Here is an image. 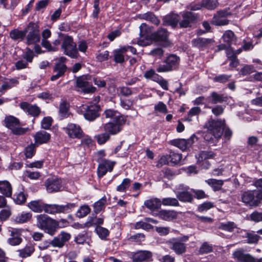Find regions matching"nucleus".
<instances>
[{
	"label": "nucleus",
	"mask_w": 262,
	"mask_h": 262,
	"mask_svg": "<svg viewBox=\"0 0 262 262\" xmlns=\"http://www.w3.org/2000/svg\"><path fill=\"white\" fill-rule=\"evenodd\" d=\"M36 221L37 226L51 236L55 234L58 227H64L68 224V222L65 220L57 222L45 214L37 215Z\"/></svg>",
	"instance_id": "1"
},
{
	"label": "nucleus",
	"mask_w": 262,
	"mask_h": 262,
	"mask_svg": "<svg viewBox=\"0 0 262 262\" xmlns=\"http://www.w3.org/2000/svg\"><path fill=\"white\" fill-rule=\"evenodd\" d=\"M207 130L204 134V139L210 143L220 139L223 134V124L221 121L210 120L206 124Z\"/></svg>",
	"instance_id": "2"
},
{
	"label": "nucleus",
	"mask_w": 262,
	"mask_h": 262,
	"mask_svg": "<svg viewBox=\"0 0 262 262\" xmlns=\"http://www.w3.org/2000/svg\"><path fill=\"white\" fill-rule=\"evenodd\" d=\"M60 36L61 49L63 53L71 58H77L78 57V52L76 43L74 41L73 37L66 34Z\"/></svg>",
	"instance_id": "3"
},
{
	"label": "nucleus",
	"mask_w": 262,
	"mask_h": 262,
	"mask_svg": "<svg viewBox=\"0 0 262 262\" xmlns=\"http://www.w3.org/2000/svg\"><path fill=\"white\" fill-rule=\"evenodd\" d=\"M242 200L243 203L250 206H257L262 202V190L245 191L242 194Z\"/></svg>",
	"instance_id": "4"
},
{
	"label": "nucleus",
	"mask_w": 262,
	"mask_h": 262,
	"mask_svg": "<svg viewBox=\"0 0 262 262\" xmlns=\"http://www.w3.org/2000/svg\"><path fill=\"white\" fill-rule=\"evenodd\" d=\"M74 203H68L66 205L48 204L44 205L43 211L49 214L68 213L75 207Z\"/></svg>",
	"instance_id": "5"
},
{
	"label": "nucleus",
	"mask_w": 262,
	"mask_h": 262,
	"mask_svg": "<svg viewBox=\"0 0 262 262\" xmlns=\"http://www.w3.org/2000/svg\"><path fill=\"white\" fill-rule=\"evenodd\" d=\"M5 123L6 126L14 135H21L27 131V129L20 126L19 120L14 116H10L6 117Z\"/></svg>",
	"instance_id": "6"
},
{
	"label": "nucleus",
	"mask_w": 262,
	"mask_h": 262,
	"mask_svg": "<svg viewBox=\"0 0 262 262\" xmlns=\"http://www.w3.org/2000/svg\"><path fill=\"white\" fill-rule=\"evenodd\" d=\"M152 28L146 24L143 23L140 26V37L138 44L141 46H146L150 45L152 41Z\"/></svg>",
	"instance_id": "7"
},
{
	"label": "nucleus",
	"mask_w": 262,
	"mask_h": 262,
	"mask_svg": "<svg viewBox=\"0 0 262 262\" xmlns=\"http://www.w3.org/2000/svg\"><path fill=\"white\" fill-rule=\"evenodd\" d=\"M126 119H119L118 121H112L104 125V129L110 135H115L120 133L125 124Z\"/></svg>",
	"instance_id": "8"
},
{
	"label": "nucleus",
	"mask_w": 262,
	"mask_h": 262,
	"mask_svg": "<svg viewBox=\"0 0 262 262\" xmlns=\"http://www.w3.org/2000/svg\"><path fill=\"white\" fill-rule=\"evenodd\" d=\"M26 32H28L27 40L29 45L35 43L40 40L38 27L35 23H30L26 31Z\"/></svg>",
	"instance_id": "9"
},
{
	"label": "nucleus",
	"mask_w": 262,
	"mask_h": 262,
	"mask_svg": "<svg viewBox=\"0 0 262 262\" xmlns=\"http://www.w3.org/2000/svg\"><path fill=\"white\" fill-rule=\"evenodd\" d=\"M67 58L64 57H61L57 59L53 70L55 74L51 77V81H55L62 76L67 70V67L65 62Z\"/></svg>",
	"instance_id": "10"
},
{
	"label": "nucleus",
	"mask_w": 262,
	"mask_h": 262,
	"mask_svg": "<svg viewBox=\"0 0 262 262\" xmlns=\"http://www.w3.org/2000/svg\"><path fill=\"white\" fill-rule=\"evenodd\" d=\"M62 130L69 137L72 139H80L83 134L81 127L79 125L73 123H68L66 126L62 128Z\"/></svg>",
	"instance_id": "11"
},
{
	"label": "nucleus",
	"mask_w": 262,
	"mask_h": 262,
	"mask_svg": "<svg viewBox=\"0 0 262 262\" xmlns=\"http://www.w3.org/2000/svg\"><path fill=\"white\" fill-rule=\"evenodd\" d=\"M198 140L197 137L193 135L187 140L184 139H176L170 141V144L179 148L182 151H185L191 147L192 144Z\"/></svg>",
	"instance_id": "12"
},
{
	"label": "nucleus",
	"mask_w": 262,
	"mask_h": 262,
	"mask_svg": "<svg viewBox=\"0 0 262 262\" xmlns=\"http://www.w3.org/2000/svg\"><path fill=\"white\" fill-rule=\"evenodd\" d=\"M98 110L99 107L97 105H83L81 108L84 117L89 121H93L98 116Z\"/></svg>",
	"instance_id": "13"
},
{
	"label": "nucleus",
	"mask_w": 262,
	"mask_h": 262,
	"mask_svg": "<svg viewBox=\"0 0 262 262\" xmlns=\"http://www.w3.org/2000/svg\"><path fill=\"white\" fill-rule=\"evenodd\" d=\"M45 185L48 192H57L62 189V180L58 178L48 179L45 182Z\"/></svg>",
	"instance_id": "14"
},
{
	"label": "nucleus",
	"mask_w": 262,
	"mask_h": 262,
	"mask_svg": "<svg viewBox=\"0 0 262 262\" xmlns=\"http://www.w3.org/2000/svg\"><path fill=\"white\" fill-rule=\"evenodd\" d=\"M214 157L212 152L201 151L198 156H196L198 163L202 168L208 169L210 166V164L207 159Z\"/></svg>",
	"instance_id": "15"
},
{
	"label": "nucleus",
	"mask_w": 262,
	"mask_h": 262,
	"mask_svg": "<svg viewBox=\"0 0 262 262\" xmlns=\"http://www.w3.org/2000/svg\"><path fill=\"white\" fill-rule=\"evenodd\" d=\"M115 162L107 160L102 161L99 165L97 169L98 176L102 178L107 171H112Z\"/></svg>",
	"instance_id": "16"
},
{
	"label": "nucleus",
	"mask_w": 262,
	"mask_h": 262,
	"mask_svg": "<svg viewBox=\"0 0 262 262\" xmlns=\"http://www.w3.org/2000/svg\"><path fill=\"white\" fill-rule=\"evenodd\" d=\"M77 85L84 93H94L96 89L89 83L85 77H79L77 79Z\"/></svg>",
	"instance_id": "17"
},
{
	"label": "nucleus",
	"mask_w": 262,
	"mask_h": 262,
	"mask_svg": "<svg viewBox=\"0 0 262 262\" xmlns=\"http://www.w3.org/2000/svg\"><path fill=\"white\" fill-rule=\"evenodd\" d=\"M20 108L28 115L33 117L38 116L40 113V110L36 105L31 104L26 102H23L20 103Z\"/></svg>",
	"instance_id": "18"
},
{
	"label": "nucleus",
	"mask_w": 262,
	"mask_h": 262,
	"mask_svg": "<svg viewBox=\"0 0 262 262\" xmlns=\"http://www.w3.org/2000/svg\"><path fill=\"white\" fill-rule=\"evenodd\" d=\"M170 248L177 254H182L185 252L186 246L185 244L180 242L178 238H173L169 242Z\"/></svg>",
	"instance_id": "19"
},
{
	"label": "nucleus",
	"mask_w": 262,
	"mask_h": 262,
	"mask_svg": "<svg viewBox=\"0 0 262 262\" xmlns=\"http://www.w3.org/2000/svg\"><path fill=\"white\" fill-rule=\"evenodd\" d=\"M183 19L180 21L179 25L181 28H187L190 26V24L195 18L193 13L191 12L186 11L182 13Z\"/></svg>",
	"instance_id": "20"
},
{
	"label": "nucleus",
	"mask_w": 262,
	"mask_h": 262,
	"mask_svg": "<svg viewBox=\"0 0 262 262\" xmlns=\"http://www.w3.org/2000/svg\"><path fill=\"white\" fill-rule=\"evenodd\" d=\"M70 104L65 100H62L59 106L58 116L60 119H64L70 117Z\"/></svg>",
	"instance_id": "21"
},
{
	"label": "nucleus",
	"mask_w": 262,
	"mask_h": 262,
	"mask_svg": "<svg viewBox=\"0 0 262 262\" xmlns=\"http://www.w3.org/2000/svg\"><path fill=\"white\" fill-rule=\"evenodd\" d=\"M21 233V229H14L11 232V237L8 239V243L11 246H17L19 245L22 239L20 237Z\"/></svg>",
	"instance_id": "22"
},
{
	"label": "nucleus",
	"mask_w": 262,
	"mask_h": 262,
	"mask_svg": "<svg viewBox=\"0 0 262 262\" xmlns=\"http://www.w3.org/2000/svg\"><path fill=\"white\" fill-rule=\"evenodd\" d=\"M213 40L212 39L198 37L192 40L193 46L201 49L208 47Z\"/></svg>",
	"instance_id": "23"
},
{
	"label": "nucleus",
	"mask_w": 262,
	"mask_h": 262,
	"mask_svg": "<svg viewBox=\"0 0 262 262\" xmlns=\"http://www.w3.org/2000/svg\"><path fill=\"white\" fill-rule=\"evenodd\" d=\"M158 216L166 221H171L178 216V212L174 210H161L158 213Z\"/></svg>",
	"instance_id": "24"
},
{
	"label": "nucleus",
	"mask_w": 262,
	"mask_h": 262,
	"mask_svg": "<svg viewBox=\"0 0 262 262\" xmlns=\"http://www.w3.org/2000/svg\"><path fill=\"white\" fill-rule=\"evenodd\" d=\"M35 143L41 144L47 143L50 139V134L46 131L40 130L37 132L34 136Z\"/></svg>",
	"instance_id": "25"
},
{
	"label": "nucleus",
	"mask_w": 262,
	"mask_h": 262,
	"mask_svg": "<svg viewBox=\"0 0 262 262\" xmlns=\"http://www.w3.org/2000/svg\"><path fill=\"white\" fill-rule=\"evenodd\" d=\"M233 255L237 262H252L253 257L249 254L244 253L242 250L235 251Z\"/></svg>",
	"instance_id": "26"
},
{
	"label": "nucleus",
	"mask_w": 262,
	"mask_h": 262,
	"mask_svg": "<svg viewBox=\"0 0 262 262\" xmlns=\"http://www.w3.org/2000/svg\"><path fill=\"white\" fill-rule=\"evenodd\" d=\"M168 36V33L167 31L164 29H161L151 34L152 40L159 42L166 41Z\"/></svg>",
	"instance_id": "27"
},
{
	"label": "nucleus",
	"mask_w": 262,
	"mask_h": 262,
	"mask_svg": "<svg viewBox=\"0 0 262 262\" xmlns=\"http://www.w3.org/2000/svg\"><path fill=\"white\" fill-rule=\"evenodd\" d=\"M144 205L151 211H155L161 206V201L157 198H152L144 202Z\"/></svg>",
	"instance_id": "28"
},
{
	"label": "nucleus",
	"mask_w": 262,
	"mask_h": 262,
	"mask_svg": "<svg viewBox=\"0 0 262 262\" xmlns=\"http://www.w3.org/2000/svg\"><path fill=\"white\" fill-rule=\"evenodd\" d=\"M104 115L106 118H110L112 119L113 121H118L119 119H126L125 117L121 115V114L118 111H115L112 109H107L104 112Z\"/></svg>",
	"instance_id": "29"
},
{
	"label": "nucleus",
	"mask_w": 262,
	"mask_h": 262,
	"mask_svg": "<svg viewBox=\"0 0 262 262\" xmlns=\"http://www.w3.org/2000/svg\"><path fill=\"white\" fill-rule=\"evenodd\" d=\"M180 20V17L176 14H170L164 18V23L165 25L175 27Z\"/></svg>",
	"instance_id": "30"
},
{
	"label": "nucleus",
	"mask_w": 262,
	"mask_h": 262,
	"mask_svg": "<svg viewBox=\"0 0 262 262\" xmlns=\"http://www.w3.org/2000/svg\"><path fill=\"white\" fill-rule=\"evenodd\" d=\"M0 192L7 197L12 195L11 184L7 181H0Z\"/></svg>",
	"instance_id": "31"
},
{
	"label": "nucleus",
	"mask_w": 262,
	"mask_h": 262,
	"mask_svg": "<svg viewBox=\"0 0 262 262\" xmlns=\"http://www.w3.org/2000/svg\"><path fill=\"white\" fill-rule=\"evenodd\" d=\"M152 256V254L148 251H139L134 254V260L136 261H141L149 259Z\"/></svg>",
	"instance_id": "32"
},
{
	"label": "nucleus",
	"mask_w": 262,
	"mask_h": 262,
	"mask_svg": "<svg viewBox=\"0 0 262 262\" xmlns=\"http://www.w3.org/2000/svg\"><path fill=\"white\" fill-rule=\"evenodd\" d=\"M45 203L41 201H33L30 202L28 206L33 211L41 212L43 211Z\"/></svg>",
	"instance_id": "33"
},
{
	"label": "nucleus",
	"mask_w": 262,
	"mask_h": 262,
	"mask_svg": "<svg viewBox=\"0 0 262 262\" xmlns=\"http://www.w3.org/2000/svg\"><path fill=\"white\" fill-rule=\"evenodd\" d=\"M211 101L212 103H222L228 100V97L224 94H219L216 92H212L211 94Z\"/></svg>",
	"instance_id": "34"
},
{
	"label": "nucleus",
	"mask_w": 262,
	"mask_h": 262,
	"mask_svg": "<svg viewBox=\"0 0 262 262\" xmlns=\"http://www.w3.org/2000/svg\"><path fill=\"white\" fill-rule=\"evenodd\" d=\"M205 182L210 186L215 191L220 190L224 184L223 181L214 179L206 180Z\"/></svg>",
	"instance_id": "35"
},
{
	"label": "nucleus",
	"mask_w": 262,
	"mask_h": 262,
	"mask_svg": "<svg viewBox=\"0 0 262 262\" xmlns=\"http://www.w3.org/2000/svg\"><path fill=\"white\" fill-rule=\"evenodd\" d=\"M176 195L178 199L183 202H191L193 200L192 195L187 190L178 192Z\"/></svg>",
	"instance_id": "36"
},
{
	"label": "nucleus",
	"mask_w": 262,
	"mask_h": 262,
	"mask_svg": "<svg viewBox=\"0 0 262 262\" xmlns=\"http://www.w3.org/2000/svg\"><path fill=\"white\" fill-rule=\"evenodd\" d=\"M123 50L122 47H121L119 49L114 51V59L116 62L121 63L124 61L125 53Z\"/></svg>",
	"instance_id": "37"
},
{
	"label": "nucleus",
	"mask_w": 262,
	"mask_h": 262,
	"mask_svg": "<svg viewBox=\"0 0 262 262\" xmlns=\"http://www.w3.org/2000/svg\"><path fill=\"white\" fill-rule=\"evenodd\" d=\"M32 217V214L30 212H23L19 213L15 217V221L18 223H24L29 221Z\"/></svg>",
	"instance_id": "38"
},
{
	"label": "nucleus",
	"mask_w": 262,
	"mask_h": 262,
	"mask_svg": "<svg viewBox=\"0 0 262 262\" xmlns=\"http://www.w3.org/2000/svg\"><path fill=\"white\" fill-rule=\"evenodd\" d=\"M130 184L131 180L128 178H125L121 183L117 187L116 190L119 192H126L130 186Z\"/></svg>",
	"instance_id": "39"
},
{
	"label": "nucleus",
	"mask_w": 262,
	"mask_h": 262,
	"mask_svg": "<svg viewBox=\"0 0 262 262\" xmlns=\"http://www.w3.org/2000/svg\"><path fill=\"white\" fill-rule=\"evenodd\" d=\"M140 18L141 19L149 21L156 25H158L160 23V20L151 12H147L143 14L140 15Z\"/></svg>",
	"instance_id": "40"
},
{
	"label": "nucleus",
	"mask_w": 262,
	"mask_h": 262,
	"mask_svg": "<svg viewBox=\"0 0 262 262\" xmlns=\"http://www.w3.org/2000/svg\"><path fill=\"white\" fill-rule=\"evenodd\" d=\"M169 159L170 162L172 165H176L180 164L182 159V155L181 154L176 153L173 151H170L169 152Z\"/></svg>",
	"instance_id": "41"
},
{
	"label": "nucleus",
	"mask_w": 262,
	"mask_h": 262,
	"mask_svg": "<svg viewBox=\"0 0 262 262\" xmlns=\"http://www.w3.org/2000/svg\"><path fill=\"white\" fill-rule=\"evenodd\" d=\"M106 202V197L103 196L94 204V210L95 213H97L101 211L104 207Z\"/></svg>",
	"instance_id": "42"
},
{
	"label": "nucleus",
	"mask_w": 262,
	"mask_h": 262,
	"mask_svg": "<svg viewBox=\"0 0 262 262\" xmlns=\"http://www.w3.org/2000/svg\"><path fill=\"white\" fill-rule=\"evenodd\" d=\"M26 35V31H23L17 29L12 30L10 32V36L13 40L23 39Z\"/></svg>",
	"instance_id": "43"
},
{
	"label": "nucleus",
	"mask_w": 262,
	"mask_h": 262,
	"mask_svg": "<svg viewBox=\"0 0 262 262\" xmlns=\"http://www.w3.org/2000/svg\"><path fill=\"white\" fill-rule=\"evenodd\" d=\"M224 41L230 46L235 40L234 34L231 31H227L223 35Z\"/></svg>",
	"instance_id": "44"
},
{
	"label": "nucleus",
	"mask_w": 262,
	"mask_h": 262,
	"mask_svg": "<svg viewBox=\"0 0 262 262\" xmlns=\"http://www.w3.org/2000/svg\"><path fill=\"white\" fill-rule=\"evenodd\" d=\"M236 227L235 224L232 222H228L226 223H222L220 224L219 228L220 229L227 231L228 232H232L234 229Z\"/></svg>",
	"instance_id": "45"
},
{
	"label": "nucleus",
	"mask_w": 262,
	"mask_h": 262,
	"mask_svg": "<svg viewBox=\"0 0 262 262\" xmlns=\"http://www.w3.org/2000/svg\"><path fill=\"white\" fill-rule=\"evenodd\" d=\"M164 206H178L179 205V202L176 198H166L162 199L161 205Z\"/></svg>",
	"instance_id": "46"
},
{
	"label": "nucleus",
	"mask_w": 262,
	"mask_h": 262,
	"mask_svg": "<svg viewBox=\"0 0 262 262\" xmlns=\"http://www.w3.org/2000/svg\"><path fill=\"white\" fill-rule=\"evenodd\" d=\"M178 61L179 58L177 56L174 55H171L167 58L165 61L168 66L170 67V70H171L176 66L178 63Z\"/></svg>",
	"instance_id": "47"
},
{
	"label": "nucleus",
	"mask_w": 262,
	"mask_h": 262,
	"mask_svg": "<svg viewBox=\"0 0 262 262\" xmlns=\"http://www.w3.org/2000/svg\"><path fill=\"white\" fill-rule=\"evenodd\" d=\"M154 111L157 113L164 114L168 112L167 106L162 101H159L155 105Z\"/></svg>",
	"instance_id": "48"
},
{
	"label": "nucleus",
	"mask_w": 262,
	"mask_h": 262,
	"mask_svg": "<svg viewBox=\"0 0 262 262\" xmlns=\"http://www.w3.org/2000/svg\"><path fill=\"white\" fill-rule=\"evenodd\" d=\"M202 6L209 10L214 9L217 6L216 0H202Z\"/></svg>",
	"instance_id": "49"
},
{
	"label": "nucleus",
	"mask_w": 262,
	"mask_h": 262,
	"mask_svg": "<svg viewBox=\"0 0 262 262\" xmlns=\"http://www.w3.org/2000/svg\"><path fill=\"white\" fill-rule=\"evenodd\" d=\"M103 219L102 218L91 217L89 221L85 223V226L89 227L93 225L99 226V225L102 224Z\"/></svg>",
	"instance_id": "50"
},
{
	"label": "nucleus",
	"mask_w": 262,
	"mask_h": 262,
	"mask_svg": "<svg viewBox=\"0 0 262 262\" xmlns=\"http://www.w3.org/2000/svg\"><path fill=\"white\" fill-rule=\"evenodd\" d=\"M3 84L7 90L10 89L18 84V78L15 77L11 79H6Z\"/></svg>",
	"instance_id": "51"
},
{
	"label": "nucleus",
	"mask_w": 262,
	"mask_h": 262,
	"mask_svg": "<svg viewBox=\"0 0 262 262\" xmlns=\"http://www.w3.org/2000/svg\"><path fill=\"white\" fill-rule=\"evenodd\" d=\"M26 200V196L23 192H19L14 195L13 200L17 204L24 203Z\"/></svg>",
	"instance_id": "52"
},
{
	"label": "nucleus",
	"mask_w": 262,
	"mask_h": 262,
	"mask_svg": "<svg viewBox=\"0 0 262 262\" xmlns=\"http://www.w3.org/2000/svg\"><path fill=\"white\" fill-rule=\"evenodd\" d=\"M110 56L109 52L108 51H104L102 52H98L96 54V58L97 61L99 62H102L108 59Z\"/></svg>",
	"instance_id": "53"
},
{
	"label": "nucleus",
	"mask_w": 262,
	"mask_h": 262,
	"mask_svg": "<svg viewBox=\"0 0 262 262\" xmlns=\"http://www.w3.org/2000/svg\"><path fill=\"white\" fill-rule=\"evenodd\" d=\"M96 231L98 235L101 239H104L108 235V231L105 228L101 226H97Z\"/></svg>",
	"instance_id": "54"
},
{
	"label": "nucleus",
	"mask_w": 262,
	"mask_h": 262,
	"mask_svg": "<svg viewBox=\"0 0 262 262\" xmlns=\"http://www.w3.org/2000/svg\"><path fill=\"white\" fill-rule=\"evenodd\" d=\"M201 112V108L199 107H193L191 108L188 113L187 118L186 120L190 122L192 120L191 117L194 116L198 115Z\"/></svg>",
	"instance_id": "55"
},
{
	"label": "nucleus",
	"mask_w": 262,
	"mask_h": 262,
	"mask_svg": "<svg viewBox=\"0 0 262 262\" xmlns=\"http://www.w3.org/2000/svg\"><path fill=\"white\" fill-rule=\"evenodd\" d=\"M53 119L50 117H46L43 118L41 122V127L45 129H48L51 127Z\"/></svg>",
	"instance_id": "56"
},
{
	"label": "nucleus",
	"mask_w": 262,
	"mask_h": 262,
	"mask_svg": "<svg viewBox=\"0 0 262 262\" xmlns=\"http://www.w3.org/2000/svg\"><path fill=\"white\" fill-rule=\"evenodd\" d=\"M91 209L87 205L81 206L78 210L77 215L79 217H83L90 213Z\"/></svg>",
	"instance_id": "57"
},
{
	"label": "nucleus",
	"mask_w": 262,
	"mask_h": 262,
	"mask_svg": "<svg viewBox=\"0 0 262 262\" xmlns=\"http://www.w3.org/2000/svg\"><path fill=\"white\" fill-rule=\"evenodd\" d=\"M96 139L99 144H102L110 139V135L106 132L100 134L96 136Z\"/></svg>",
	"instance_id": "58"
},
{
	"label": "nucleus",
	"mask_w": 262,
	"mask_h": 262,
	"mask_svg": "<svg viewBox=\"0 0 262 262\" xmlns=\"http://www.w3.org/2000/svg\"><path fill=\"white\" fill-rule=\"evenodd\" d=\"M118 93L119 95L128 96L132 94L133 92L130 89L125 87L122 86L118 89Z\"/></svg>",
	"instance_id": "59"
},
{
	"label": "nucleus",
	"mask_w": 262,
	"mask_h": 262,
	"mask_svg": "<svg viewBox=\"0 0 262 262\" xmlns=\"http://www.w3.org/2000/svg\"><path fill=\"white\" fill-rule=\"evenodd\" d=\"M212 251V247L211 245L208 244L207 243H204L201 246L199 252L201 254H205L210 252Z\"/></svg>",
	"instance_id": "60"
},
{
	"label": "nucleus",
	"mask_w": 262,
	"mask_h": 262,
	"mask_svg": "<svg viewBox=\"0 0 262 262\" xmlns=\"http://www.w3.org/2000/svg\"><path fill=\"white\" fill-rule=\"evenodd\" d=\"M254 68L252 66L246 65L240 71V74L245 76L249 75L254 71Z\"/></svg>",
	"instance_id": "61"
},
{
	"label": "nucleus",
	"mask_w": 262,
	"mask_h": 262,
	"mask_svg": "<svg viewBox=\"0 0 262 262\" xmlns=\"http://www.w3.org/2000/svg\"><path fill=\"white\" fill-rule=\"evenodd\" d=\"M33 252V247H27L19 251V256L23 258L27 257L30 256Z\"/></svg>",
	"instance_id": "62"
},
{
	"label": "nucleus",
	"mask_w": 262,
	"mask_h": 262,
	"mask_svg": "<svg viewBox=\"0 0 262 262\" xmlns=\"http://www.w3.org/2000/svg\"><path fill=\"white\" fill-rule=\"evenodd\" d=\"M170 162V159L169 155H163L159 160L157 166L159 168L162 167L164 165H166Z\"/></svg>",
	"instance_id": "63"
},
{
	"label": "nucleus",
	"mask_w": 262,
	"mask_h": 262,
	"mask_svg": "<svg viewBox=\"0 0 262 262\" xmlns=\"http://www.w3.org/2000/svg\"><path fill=\"white\" fill-rule=\"evenodd\" d=\"M35 153V146L33 144L30 145L26 147L25 155L27 158H31Z\"/></svg>",
	"instance_id": "64"
}]
</instances>
